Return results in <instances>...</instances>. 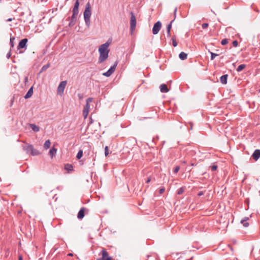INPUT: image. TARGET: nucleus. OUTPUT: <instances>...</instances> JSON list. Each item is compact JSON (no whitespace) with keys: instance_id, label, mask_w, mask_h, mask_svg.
Wrapping results in <instances>:
<instances>
[{"instance_id":"f257e3e1","label":"nucleus","mask_w":260,"mask_h":260,"mask_svg":"<svg viewBox=\"0 0 260 260\" xmlns=\"http://www.w3.org/2000/svg\"><path fill=\"white\" fill-rule=\"evenodd\" d=\"M109 46V43L107 42L100 46L99 48V52L100 53L98 60L99 63L103 62L108 58L109 52L108 50Z\"/></svg>"},{"instance_id":"f03ea898","label":"nucleus","mask_w":260,"mask_h":260,"mask_svg":"<svg viewBox=\"0 0 260 260\" xmlns=\"http://www.w3.org/2000/svg\"><path fill=\"white\" fill-rule=\"evenodd\" d=\"M83 15L86 25L87 27H89L90 25V17L91 15V6L89 2H88L86 4Z\"/></svg>"},{"instance_id":"7ed1b4c3","label":"nucleus","mask_w":260,"mask_h":260,"mask_svg":"<svg viewBox=\"0 0 260 260\" xmlns=\"http://www.w3.org/2000/svg\"><path fill=\"white\" fill-rule=\"evenodd\" d=\"M93 99L92 98H89L86 100V105L84 106L83 110V115L84 118L85 119L88 116L89 109H90V105L89 103L93 101Z\"/></svg>"},{"instance_id":"20e7f679","label":"nucleus","mask_w":260,"mask_h":260,"mask_svg":"<svg viewBox=\"0 0 260 260\" xmlns=\"http://www.w3.org/2000/svg\"><path fill=\"white\" fill-rule=\"evenodd\" d=\"M131 19H130V30L132 33L135 30L136 26V18L133 12H130Z\"/></svg>"},{"instance_id":"39448f33","label":"nucleus","mask_w":260,"mask_h":260,"mask_svg":"<svg viewBox=\"0 0 260 260\" xmlns=\"http://www.w3.org/2000/svg\"><path fill=\"white\" fill-rule=\"evenodd\" d=\"M117 66V62H115L106 72L103 73V75L106 77H110L115 71Z\"/></svg>"},{"instance_id":"423d86ee","label":"nucleus","mask_w":260,"mask_h":260,"mask_svg":"<svg viewBox=\"0 0 260 260\" xmlns=\"http://www.w3.org/2000/svg\"><path fill=\"white\" fill-rule=\"evenodd\" d=\"M161 27V23L160 21L156 22L152 28V33L153 35H156L158 33Z\"/></svg>"},{"instance_id":"0eeeda50","label":"nucleus","mask_w":260,"mask_h":260,"mask_svg":"<svg viewBox=\"0 0 260 260\" xmlns=\"http://www.w3.org/2000/svg\"><path fill=\"white\" fill-rule=\"evenodd\" d=\"M67 83V81H62L59 83L57 87V92L59 94L61 95L63 93Z\"/></svg>"},{"instance_id":"6e6552de","label":"nucleus","mask_w":260,"mask_h":260,"mask_svg":"<svg viewBox=\"0 0 260 260\" xmlns=\"http://www.w3.org/2000/svg\"><path fill=\"white\" fill-rule=\"evenodd\" d=\"M28 41L27 39H23L21 40L17 46V49H20L22 48H24L26 47V43Z\"/></svg>"},{"instance_id":"1a4fd4ad","label":"nucleus","mask_w":260,"mask_h":260,"mask_svg":"<svg viewBox=\"0 0 260 260\" xmlns=\"http://www.w3.org/2000/svg\"><path fill=\"white\" fill-rule=\"evenodd\" d=\"M102 255L103 260H112V257L109 256L108 253L104 249L102 250Z\"/></svg>"},{"instance_id":"9d476101","label":"nucleus","mask_w":260,"mask_h":260,"mask_svg":"<svg viewBox=\"0 0 260 260\" xmlns=\"http://www.w3.org/2000/svg\"><path fill=\"white\" fill-rule=\"evenodd\" d=\"M252 157L255 160H257L260 157V150L256 149L252 155Z\"/></svg>"},{"instance_id":"9b49d317","label":"nucleus","mask_w":260,"mask_h":260,"mask_svg":"<svg viewBox=\"0 0 260 260\" xmlns=\"http://www.w3.org/2000/svg\"><path fill=\"white\" fill-rule=\"evenodd\" d=\"M33 146L32 145L27 144L26 145L23 146V149L25 150L27 153H30L32 150Z\"/></svg>"},{"instance_id":"f8f14e48","label":"nucleus","mask_w":260,"mask_h":260,"mask_svg":"<svg viewBox=\"0 0 260 260\" xmlns=\"http://www.w3.org/2000/svg\"><path fill=\"white\" fill-rule=\"evenodd\" d=\"M84 211H85L84 208H82L80 209V210H79V211L78 213V215H77L78 219H81L84 217V215H85Z\"/></svg>"},{"instance_id":"ddd939ff","label":"nucleus","mask_w":260,"mask_h":260,"mask_svg":"<svg viewBox=\"0 0 260 260\" xmlns=\"http://www.w3.org/2000/svg\"><path fill=\"white\" fill-rule=\"evenodd\" d=\"M228 75L227 74L223 75L220 77V81L223 84H226L227 83V79Z\"/></svg>"},{"instance_id":"4468645a","label":"nucleus","mask_w":260,"mask_h":260,"mask_svg":"<svg viewBox=\"0 0 260 260\" xmlns=\"http://www.w3.org/2000/svg\"><path fill=\"white\" fill-rule=\"evenodd\" d=\"M33 93V87H31L24 96L25 99H28L31 97Z\"/></svg>"},{"instance_id":"2eb2a0df","label":"nucleus","mask_w":260,"mask_h":260,"mask_svg":"<svg viewBox=\"0 0 260 260\" xmlns=\"http://www.w3.org/2000/svg\"><path fill=\"white\" fill-rule=\"evenodd\" d=\"M160 90L161 92H167L169 91L168 87L165 84H162L160 85Z\"/></svg>"},{"instance_id":"dca6fc26","label":"nucleus","mask_w":260,"mask_h":260,"mask_svg":"<svg viewBox=\"0 0 260 260\" xmlns=\"http://www.w3.org/2000/svg\"><path fill=\"white\" fill-rule=\"evenodd\" d=\"M56 152H57V149L55 148V147H53L50 149V150L49 151V154L51 157H53V156H54L55 155V154L56 153Z\"/></svg>"},{"instance_id":"f3484780","label":"nucleus","mask_w":260,"mask_h":260,"mask_svg":"<svg viewBox=\"0 0 260 260\" xmlns=\"http://www.w3.org/2000/svg\"><path fill=\"white\" fill-rule=\"evenodd\" d=\"M179 57L181 60H185L187 58V54L184 52H181L180 53Z\"/></svg>"},{"instance_id":"a211bd4d","label":"nucleus","mask_w":260,"mask_h":260,"mask_svg":"<svg viewBox=\"0 0 260 260\" xmlns=\"http://www.w3.org/2000/svg\"><path fill=\"white\" fill-rule=\"evenodd\" d=\"M30 126L31 128L32 129V130L35 132H38L40 130L39 127L37 126L35 124H30Z\"/></svg>"},{"instance_id":"6ab92c4d","label":"nucleus","mask_w":260,"mask_h":260,"mask_svg":"<svg viewBox=\"0 0 260 260\" xmlns=\"http://www.w3.org/2000/svg\"><path fill=\"white\" fill-rule=\"evenodd\" d=\"M249 219L248 217H245L244 219H242L241 221V223L243 224L244 227H247L249 225V223L247 222V221Z\"/></svg>"},{"instance_id":"aec40b11","label":"nucleus","mask_w":260,"mask_h":260,"mask_svg":"<svg viewBox=\"0 0 260 260\" xmlns=\"http://www.w3.org/2000/svg\"><path fill=\"white\" fill-rule=\"evenodd\" d=\"M50 141L49 140H46L44 144V148L45 149H48L50 146Z\"/></svg>"},{"instance_id":"412c9836","label":"nucleus","mask_w":260,"mask_h":260,"mask_svg":"<svg viewBox=\"0 0 260 260\" xmlns=\"http://www.w3.org/2000/svg\"><path fill=\"white\" fill-rule=\"evenodd\" d=\"M64 169L65 170L70 171L73 170V167L72 165L68 164L64 166Z\"/></svg>"},{"instance_id":"4be33fe9","label":"nucleus","mask_w":260,"mask_h":260,"mask_svg":"<svg viewBox=\"0 0 260 260\" xmlns=\"http://www.w3.org/2000/svg\"><path fill=\"white\" fill-rule=\"evenodd\" d=\"M246 67V65L244 64H241L238 66L237 69V71L239 72L242 71Z\"/></svg>"},{"instance_id":"5701e85b","label":"nucleus","mask_w":260,"mask_h":260,"mask_svg":"<svg viewBox=\"0 0 260 260\" xmlns=\"http://www.w3.org/2000/svg\"><path fill=\"white\" fill-rule=\"evenodd\" d=\"M40 154V152L38 150L34 149V148L33 147L32 150L31 152V154L33 156H35V155H38Z\"/></svg>"},{"instance_id":"b1692460","label":"nucleus","mask_w":260,"mask_h":260,"mask_svg":"<svg viewBox=\"0 0 260 260\" xmlns=\"http://www.w3.org/2000/svg\"><path fill=\"white\" fill-rule=\"evenodd\" d=\"M78 14L73 13L72 16H71V20H72V22H73V21L76 22L77 17Z\"/></svg>"},{"instance_id":"393cba45","label":"nucleus","mask_w":260,"mask_h":260,"mask_svg":"<svg viewBox=\"0 0 260 260\" xmlns=\"http://www.w3.org/2000/svg\"><path fill=\"white\" fill-rule=\"evenodd\" d=\"M50 66V64L49 63H48L46 65H44V66H43V67L42 68L41 71H40V73L43 72V71H45V70H46Z\"/></svg>"},{"instance_id":"a878e982","label":"nucleus","mask_w":260,"mask_h":260,"mask_svg":"<svg viewBox=\"0 0 260 260\" xmlns=\"http://www.w3.org/2000/svg\"><path fill=\"white\" fill-rule=\"evenodd\" d=\"M82 155H83V151H82V150H80L77 154L76 157L77 159H80L82 157Z\"/></svg>"},{"instance_id":"bb28decb","label":"nucleus","mask_w":260,"mask_h":260,"mask_svg":"<svg viewBox=\"0 0 260 260\" xmlns=\"http://www.w3.org/2000/svg\"><path fill=\"white\" fill-rule=\"evenodd\" d=\"M184 191V187H182L179 188L177 190V194L179 195H180L183 193V192Z\"/></svg>"},{"instance_id":"cd10ccee","label":"nucleus","mask_w":260,"mask_h":260,"mask_svg":"<svg viewBox=\"0 0 260 260\" xmlns=\"http://www.w3.org/2000/svg\"><path fill=\"white\" fill-rule=\"evenodd\" d=\"M174 22V20H172L170 23L167 25V31H171V29L172 28V23Z\"/></svg>"},{"instance_id":"c85d7f7f","label":"nucleus","mask_w":260,"mask_h":260,"mask_svg":"<svg viewBox=\"0 0 260 260\" xmlns=\"http://www.w3.org/2000/svg\"><path fill=\"white\" fill-rule=\"evenodd\" d=\"M14 40H15L14 37H11L10 38V44L11 47H13L14 46Z\"/></svg>"},{"instance_id":"c756f323","label":"nucleus","mask_w":260,"mask_h":260,"mask_svg":"<svg viewBox=\"0 0 260 260\" xmlns=\"http://www.w3.org/2000/svg\"><path fill=\"white\" fill-rule=\"evenodd\" d=\"M210 54H211V60H213L215 57H216L218 55V54L214 53L212 52H210Z\"/></svg>"},{"instance_id":"7c9ffc66","label":"nucleus","mask_w":260,"mask_h":260,"mask_svg":"<svg viewBox=\"0 0 260 260\" xmlns=\"http://www.w3.org/2000/svg\"><path fill=\"white\" fill-rule=\"evenodd\" d=\"M79 8L76 7L74 6L73 9V13H76L78 14L79 13Z\"/></svg>"},{"instance_id":"2f4dec72","label":"nucleus","mask_w":260,"mask_h":260,"mask_svg":"<svg viewBox=\"0 0 260 260\" xmlns=\"http://www.w3.org/2000/svg\"><path fill=\"white\" fill-rule=\"evenodd\" d=\"M228 43V40L227 39H224L221 42V44L222 45H225L227 44Z\"/></svg>"},{"instance_id":"473e14b6","label":"nucleus","mask_w":260,"mask_h":260,"mask_svg":"<svg viewBox=\"0 0 260 260\" xmlns=\"http://www.w3.org/2000/svg\"><path fill=\"white\" fill-rule=\"evenodd\" d=\"M108 154H109V149H108V146H106L105 148V156H108Z\"/></svg>"},{"instance_id":"72a5a7b5","label":"nucleus","mask_w":260,"mask_h":260,"mask_svg":"<svg viewBox=\"0 0 260 260\" xmlns=\"http://www.w3.org/2000/svg\"><path fill=\"white\" fill-rule=\"evenodd\" d=\"M172 44L174 47H176L177 46V42L175 41L174 38H172Z\"/></svg>"},{"instance_id":"f704fd0d","label":"nucleus","mask_w":260,"mask_h":260,"mask_svg":"<svg viewBox=\"0 0 260 260\" xmlns=\"http://www.w3.org/2000/svg\"><path fill=\"white\" fill-rule=\"evenodd\" d=\"M209 26V24L208 23H204L203 24H202V27L203 28V29H205V28H207Z\"/></svg>"},{"instance_id":"c9c22d12","label":"nucleus","mask_w":260,"mask_h":260,"mask_svg":"<svg viewBox=\"0 0 260 260\" xmlns=\"http://www.w3.org/2000/svg\"><path fill=\"white\" fill-rule=\"evenodd\" d=\"M179 169H180L179 166H176L174 170V173L176 174L177 173H178Z\"/></svg>"},{"instance_id":"e433bc0d","label":"nucleus","mask_w":260,"mask_h":260,"mask_svg":"<svg viewBox=\"0 0 260 260\" xmlns=\"http://www.w3.org/2000/svg\"><path fill=\"white\" fill-rule=\"evenodd\" d=\"M79 0H76L75 3L74 4V7L79 8Z\"/></svg>"},{"instance_id":"4c0bfd02","label":"nucleus","mask_w":260,"mask_h":260,"mask_svg":"<svg viewBox=\"0 0 260 260\" xmlns=\"http://www.w3.org/2000/svg\"><path fill=\"white\" fill-rule=\"evenodd\" d=\"M75 23H76V22H75V21L72 22V21L71 20L69 24V25L70 27H72L75 24Z\"/></svg>"},{"instance_id":"58836bf2","label":"nucleus","mask_w":260,"mask_h":260,"mask_svg":"<svg viewBox=\"0 0 260 260\" xmlns=\"http://www.w3.org/2000/svg\"><path fill=\"white\" fill-rule=\"evenodd\" d=\"M238 45V42L236 40H235L233 42V45L234 46V47H237Z\"/></svg>"},{"instance_id":"ea45409f","label":"nucleus","mask_w":260,"mask_h":260,"mask_svg":"<svg viewBox=\"0 0 260 260\" xmlns=\"http://www.w3.org/2000/svg\"><path fill=\"white\" fill-rule=\"evenodd\" d=\"M177 8L176 7L174 9V20L175 19L176 17V13H177Z\"/></svg>"},{"instance_id":"a19ab883","label":"nucleus","mask_w":260,"mask_h":260,"mask_svg":"<svg viewBox=\"0 0 260 260\" xmlns=\"http://www.w3.org/2000/svg\"><path fill=\"white\" fill-rule=\"evenodd\" d=\"M217 168V166L214 165V166H211V169L212 171H214L216 170Z\"/></svg>"},{"instance_id":"79ce46f5","label":"nucleus","mask_w":260,"mask_h":260,"mask_svg":"<svg viewBox=\"0 0 260 260\" xmlns=\"http://www.w3.org/2000/svg\"><path fill=\"white\" fill-rule=\"evenodd\" d=\"M165 188L164 187H162L159 190V192L160 194H162L165 192Z\"/></svg>"},{"instance_id":"37998d69","label":"nucleus","mask_w":260,"mask_h":260,"mask_svg":"<svg viewBox=\"0 0 260 260\" xmlns=\"http://www.w3.org/2000/svg\"><path fill=\"white\" fill-rule=\"evenodd\" d=\"M11 50L7 53V58H9L10 57H11Z\"/></svg>"},{"instance_id":"c03bdc74","label":"nucleus","mask_w":260,"mask_h":260,"mask_svg":"<svg viewBox=\"0 0 260 260\" xmlns=\"http://www.w3.org/2000/svg\"><path fill=\"white\" fill-rule=\"evenodd\" d=\"M204 192H203V191H200V192L198 193V196H201L203 195V194H204Z\"/></svg>"},{"instance_id":"a18cd8bd","label":"nucleus","mask_w":260,"mask_h":260,"mask_svg":"<svg viewBox=\"0 0 260 260\" xmlns=\"http://www.w3.org/2000/svg\"><path fill=\"white\" fill-rule=\"evenodd\" d=\"M151 180V177H148L146 180V183H149Z\"/></svg>"},{"instance_id":"49530a36","label":"nucleus","mask_w":260,"mask_h":260,"mask_svg":"<svg viewBox=\"0 0 260 260\" xmlns=\"http://www.w3.org/2000/svg\"><path fill=\"white\" fill-rule=\"evenodd\" d=\"M171 36V32L169 31H167V37H170Z\"/></svg>"},{"instance_id":"de8ad7c7","label":"nucleus","mask_w":260,"mask_h":260,"mask_svg":"<svg viewBox=\"0 0 260 260\" xmlns=\"http://www.w3.org/2000/svg\"><path fill=\"white\" fill-rule=\"evenodd\" d=\"M78 96L79 98V99H80L83 98L82 94H78Z\"/></svg>"},{"instance_id":"09e8293b","label":"nucleus","mask_w":260,"mask_h":260,"mask_svg":"<svg viewBox=\"0 0 260 260\" xmlns=\"http://www.w3.org/2000/svg\"><path fill=\"white\" fill-rule=\"evenodd\" d=\"M18 260H23L22 256L21 255L19 256Z\"/></svg>"},{"instance_id":"8fccbe9b","label":"nucleus","mask_w":260,"mask_h":260,"mask_svg":"<svg viewBox=\"0 0 260 260\" xmlns=\"http://www.w3.org/2000/svg\"><path fill=\"white\" fill-rule=\"evenodd\" d=\"M189 124H190V129H192V123L191 122H190Z\"/></svg>"},{"instance_id":"3c124183","label":"nucleus","mask_w":260,"mask_h":260,"mask_svg":"<svg viewBox=\"0 0 260 260\" xmlns=\"http://www.w3.org/2000/svg\"><path fill=\"white\" fill-rule=\"evenodd\" d=\"M68 255L70 256H72L73 255V253H69V254H68Z\"/></svg>"},{"instance_id":"603ef678","label":"nucleus","mask_w":260,"mask_h":260,"mask_svg":"<svg viewBox=\"0 0 260 260\" xmlns=\"http://www.w3.org/2000/svg\"><path fill=\"white\" fill-rule=\"evenodd\" d=\"M12 20V19L11 18H9L8 20H7V21H11Z\"/></svg>"},{"instance_id":"864d4df0","label":"nucleus","mask_w":260,"mask_h":260,"mask_svg":"<svg viewBox=\"0 0 260 260\" xmlns=\"http://www.w3.org/2000/svg\"><path fill=\"white\" fill-rule=\"evenodd\" d=\"M92 122H93V121H92V119L91 118V119H90V122H89V124H91V123H92Z\"/></svg>"},{"instance_id":"5fc2aeb1","label":"nucleus","mask_w":260,"mask_h":260,"mask_svg":"<svg viewBox=\"0 0 260 260\" xmlns=\"http://www.w3.org/2000/svg\"><path fill=\"white\" fill-rule=\"evenodd\" d=\"M212 12H213V13H214V14H215V12L213 11H212Z\"/></svg>"},{"instance_id":"6e6d98bb","label":"nucleus","mask_w":260,"mask_h":260,"mask_svg":"<svg viewBox=\"0 0 260 260\" xmlns=\"http://www.w3.org/2000/svg\"><path fill=\"white\" fill-rule=\"evenodd\" d=\"M97 260H103V259H101V258H99V259H98Z\"/></svg>"}]
</instances>
